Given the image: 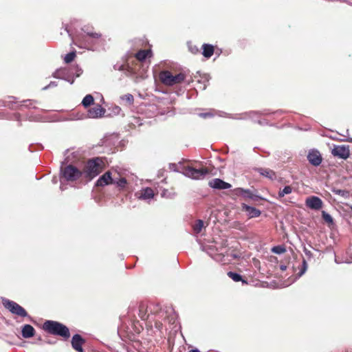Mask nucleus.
<instances>
[{"label":"nucleus","instance_id":"3","mask_svg":"<svg viewBox=\"0 0 352 352\" xmlns=\"http://www.w3.org/2000/svg\"><path fill=\"white\" fill-rule=\"evenodd\" d=\"M103 164V161L100 157L89 160L84 168L85 176L90 179L96 177L102 171Z\"/></svg>","mask_w":352,"mask_h":352},{"label":"nucleus","instance_id":"36","mask_svg":"<svg viewBox=\"0 0 352 352\" xmlns=\"http://www.w3.org/2000/svg\"><path fill=\"white\" fill-rule=\"evenodd\" d=\"M322 217L323 220L327 223L331 224L333 223V219L332 217L325 211H322Z\"/></svg>","mask_w":352,"mask_h":352},{"label":"nucleus","instance_id":"13","mask_svg":"<svg viewBox=\"0 0 352 352\" xmlns=\"http://www.w3.org/2000/svg\"><path fill=\"white\" fill-rule=\"evenodd\" d=\"M69 70L67 67H63L56 69L53 74L52 76L55 78L62 79L69 82L71 85H72L74 82V79L70 80L69 78Z\"/></svg>","mask_w":352,"mask_h":352},{"label":"nucleus","instance_id":"35","mask_svg":"<svg viewBox=\"0 0 352 352\" xmlns=\"http://www.w3.org/2000/svg\"><path fill=\"white\" fill-rule=\"evenodd\" d=\"M285 248L282 245L274 246L272 249V252L277 254H283L284 252H285Z\"/></svg>","mask_w":352,"mask_h":352},{"label":"nucleus","instance_id":"1","mask_svg":"<svg viewBox=\"0 0 352 352\" xmlns=\"http://www.w3.org/2000/svg\"><path fill=\"white\" fill-rule=\"evenodd\" d=\"M43 329L47 333L58 336L65 340L70 337L69 328L65 324L54 320H46L43 325Z\"/></svg>","mask_w":352,"mask_h":352},{"label":"nucleus","instance_id":"23","mask_svg":"<svg viewBox=\"0 0 352 352\" xmlns=\"http://www.w3.org/2000/svg\"><path fill=\"white\" fill-rule=\"evenodd\" d=\"M67 69L69 70L70 80H74V78L79 77L82 74V69L78 65L67 67Z\"/></svg>","mask_w":352,"mask_h":352},{"label":"nucleus","instance_id":"25","mask_svg":"<svg viewBox=\"0 0 352 352\" xmlns=\"http://www.w3.org/2000/svg\"><path fill=\"white\" fill-rule=\"evenodd\" d=\"M151 54V50H141L135 54V58L140 61H144Z\"/></svg>","mask_w":352,"mask_h":352},{"label":"nucleus","instance_id":"42","mask_svg":"<svg viewBox=\"0 0 352 352\" xmlns=\"http://www.w3.org/2000/svg\"><path fill=\"white\" fill-rule=\"evenodd\" d=\"M189 49L190 50V52L193 54H197L199 52V48L197 47V46H190L189 47Z\"/></svg>","mask_w":352,"mask_h":352},{"label":"nucleus","instance_id":"4","mask_svg":"<svg viewBox=\"0 0 352 352\" xmlns=\"http://www.w3.org/2000/svg\"><path fill=\"white\" fill-rule=\"evenodd\" d=\"M152 314H157L159 318H161L164 317V311L162 309H160L158 305H151L150 306H147L144 303L140 305L138 315L142 320H148Z\"/></svg>","mask_w":352,"mask_h":352},{"label":"nucleus","instance_id":"54","mask_svg":"<svg viewBox=\"0 0 352 352\" xmlns=\"http://www.w3.org/2000/svg\"><path fill=\"white\" fill-rule=\"evenodd\" d=\"M124 65H120V66L119 67V70H122V69H124Z\"/></svg>","mask_w":352,"mask_h":352},{"label":"nucleus","instance_id":"57","mask_svg":"<svg viewBox=\"0 0 352 352\" xmlns=\"http://www.w3.org/2000/svg\"><path fill=\"white\" fill-rule=\"evenodd\" d=\"M65 30H66V32H67L69 33V30H67V28H65Z\"/></svg>","mask_w":352,"mask_h":352},{"label":"nucleus","instance_id":"29","mask_svg":"<svg viewBox=\"0 0 352 352\" xmlns=\"http://www.w3.org/2000/svg\"><path fill=\"white\" fill-rule=\"evenodd\" d=\"M331 191L336 194V195H338L342 197H344V198H348L349 197V191L348 190H341V189H337V188H332Z\"/></svg>","mask_w":352,"mask_h":352},{"label":"nucleus","instance_id":"10","mask_svg":"<svg viewBox=\"0 0 352 352\" xmlns=\"http://www.w3.org/2000/svg\"><path fill=\"white\" fill-rule=\"evenodd\" d=\"M232 192L235 195H240L244 198H249L254 201H258L263 199V198L261 196L254 194L253 192L250 189L236 188H234Z\"/></svg>","mask_w":352,"mask_h":352},{"label":"nucleus","instance_id":"55","mask_svg":"<svg viewBox=\"0 0 352 352\" xmlns=\"http://www.w3.org/2000/svg\"><path fill=\"white\" fill-rule=\"evenodd\" d=\"M60 190H64L63 186V185H62V184L60 185Z\"/></svg>","mask_w":352,"mask_h":352},{"label":"nucleus","instance_id":"8","mask_svg":"<svg viewBox=\"0 0 352 352\" xmlns=\"http://www.w3.org/2000/svg\"><path fill=\"white\" fill-rule=\"evenodd\" d=\"M82 173L76 167L68 165L62 170V176L67 181H76L81 177Z\"/></svg>","mask_w":352,"mask_h":352},{"label":"nucleus","instance_id":"22","mask_svg":"<svg viewBox=\"0 0 352 352\" xmlns=\"http://www.w3.org/2000/svg\"><path fill=\"white\" fill-rule=\"evenodd\" d=\"M35 329L30 324H25L21 329V335L24 338H30L34 336Z\"/></svg>","mask_w":352,"mask_h":352},{"label":"nucleus","instance_id":"34","mask_svg":"<svg viewBox=\"0 0 352 352\" xmlns=\"http://www.w3.org/2000/svg\"><path fill=\"white\" fill-rule=\"evenodd\" d=\"M202 79H203V83L201 82V80H198V83L201 85L199 88L202 90H205L208 86L207 82H208V81H209V76L206 74L202 78Z\"/></svg>","mask_w":352,"mask_h":352},{"label":"nucleus","instance_id":"19","mask_svg":"<svg viewBox=\"0 0 352 352\" xmlns=\"http://www.w3.org/2000/svg\"><path fill=\"white\" fill-rule=\"evenodd\" d=\"M85 340L79 334H75L72 339V346L77 352H83L82 347Z\"/></svg>","mask_w":352,"mask_h":352},{"label":"nucleus","instance_id":"58","mask_svg":"<svg viewBox=\"0 0 352 352\" xmlns=\"http://www.w3.org/2000/svg\"><path fill=\"white\" fill-rule=\"evenodd\" d=\"M349 142H352V139H351L350 140H349Z\"/></svg>","mask_w":352,"mask_h":352},{"label":"nucleus","instance_id":"31","mask_svg":"<svg viewBox=\"0 0 352 352\" xmlns=\"http://www.w3.org/2000/svg\"><path fill=\"white\" fill-rule=\"evenodd\" d=\"M22 102L23 104L20 105V107H25L27 108H33L35 109V106L34 104H38V101L36 100H23Z\"/></svg>","mask_w":352,"mask_h":352},{"label":"nucleus","instance_id":"28","mask_svg":"<svg viewBox=\"0 0 352 352\" xmlns=\"http://www.w3.org/2000/svg\"><path fill=\"white\" fill-rule=\"evenodd\" d=\"M228 276L235 282L242 281L243 283H247L245 280H243L241 275L236 272H228Z\"/></svg>","mask_w":352,"mask_h":352},{"label":"nucleus","instance_id":"48","mask_svg":"<svg viewBox=\"0 0 352 352\" xmlns=\"http://www.w3.org/2000/svg\"><path fill=\"white\" fill-rule=\"evenodd\" d=\"M280 269L282 271H285V270H286V269H287V266H286V265H280Z\"/></svg>","mask_w":352,"mask_h":352},{"label":"nucleus","instance_id":"49","mask_svg":"<svg viewBox=\"0 0 352 352\" xmlns=\"http://www.w3.org/2000/svg\"><path fill=\"white\" fill-rule=\"evenodd\" d=\"M168 192L167 190H164L162 192V197H166V192Z\"/></svg>","mask_w":352,"mask_h":352},{"label":"nucleus","instance_id":"44","mask_svg":"<svg viewBox=\"0 0 352 352\" xmlns=\"http://www.w3.org/2000/svg\"><path fill=\"white\" fill-rule=\"evenodd\" d=\"M304 252H305V254L307 256H311V254H311V251L308 250H307V248H304Z\"/></svg>","mask_w":352,"mask_h":352},{"label":"nucleus","instance_id":"38","mask_svg":"<svg viewBox=\"0 0 352 352\" xmlns=\"http://www.w3.org/2000/svg\"><path fill=\"white\" fill-rule=\"evenodd\" d=\"M121 99L126 100L129 104H132L134 101L133 96L131 94H127L122 96Z\"/></svg>","mask_w":352,"mask_h":352},{"label":"nucleus","instance_id":"7","mask_svg":"<svg viewBox=\"0 0 352 352\" xmlns=\"http://www.w3.org/2000/svg\"><path fill=\"white\" fill-rule=\"evenodd\" d=\"M186 76L183 73L177 75H173L169 71H164L160 74L162 82L168 86H173L182 82L185 80Z\"/></svg>","mask_w":352,"mask_h":352},{"label":"nucleus","instance_id":"14","mask_svg":"<svg viewBox=\"0 0 352 352\" xmlns=\"http://www.w3.org/2000/svg\"><path fill=\"white\" fill-rule=\"evenodd\" d=\"M113 184L116 185L120 191L126 188L128 182L125 177L120 175L118 173H113Z\"/></svg>","mask_w":352,"mask_h":352},{"label":"nucleus","instance_id":"20","mask_svg":"<svg viewBox=\"0 0 352 352\" xmlns=\"http://www.w3.org/2000/svg\"><path fill=\"white\" fill-rule=\"evenodd\" d=\"M242 209L246 212L250 218L258 217L261 214L260 210L245 204H242Z\"/></svg>","mask_w":352,"mask_h":352},{"label":"nucleus","instance_id":"40","mask_svg":"<svg viewBox=\"0 0 352 352\" xmlns=\"http://www.w3.org/2000/svg\"><path fill=\"white\" fill-rule=\"evenodd\" d=\"M199 116L201 118H210V117L214 116V114L211 112H207V113H201L199 114Z\"/></svg>","mask_w":352,"mask_h":352},{"label":"nucleus","instance_id":"43","mask_svg":"<svg viewBox=\"0 0 352 352\" xmlns=\"http://www.w3.org/2000/svg\"><path fill=\"white\" fill-rule=\"evenodd\" d=\"M272 113H270L269 111H265L263 114V115H270ZM272 113H274V114H278V115H280L283 113V111L282 110H278V111H276L274 112H273Z\"/></svg>","mask_w":352,"mask_h":352},{"label":"nucleus","instance_id":"56","mask_svg":"<svg viewBox=\"0 0 352 352\" xmlns=\"http://www.w3.org/2000/svg\"><path fill=\"white\" fill-rule=\"evenodd\" d=\"M52 182H53L54 183H56V179H55V178H54V179H53V180H52Z\"/></svg>","mask_w":352,"mask_h":352},{"label":"nucleus","instance_id":"39","mask_svg":"<svg viewBox=\"0 0 352 352\" xmlns=\"http://www.w3.org/2000/svg\"><path fill=\"white\" fill-rule=\"evenodd\" d=\"M58 85L57 82L55 81H51L47 86L44 87L42 89L47 90L51 87H56Z\"/></svg>","mask_w":352,"mask_h":352},{"label":"nucleus","instance_id":"26","mask_svg":"<svg viewBox=\"0 0 352 352\" xmlns=\"http://www.w3.org/2000/svg\"><path fill=\"white\" fill-rule=\"evenodd\" d=\"M201 248L202 251L206 252L211 257L214 256V254L217 250L215 246L212 245H201Z\"/></svg>","mask_w":352,"mask_h":352},{"label":"nucleus","instance_id":"18","mask_svg":"<svg viewBox=\"0 0 352 352\" xmlns=\"http://www.w3.org/2000/svg\"><path fill=\"white\" fill-rule=\"evenodd\" d=\"M208 185L210 188L218 190L228 189L232 187L230 184L226 182L223 180L219 178H215L210 180L208 182Z\"/></svg>","mask_w":352,"mask_h":352},{"label":"nucleus","instance_id":"21","mask_svg":"<svg viewBox=\"0 0 352 352\" xmlns=\"http://www.w3.org/2000/svg\"><path fill=\"white\" fill-rule=\"evenodd\" d=\"M256 170L262 176L270 179V180H275L276 179V173L269 168H257Z\"/></svg>","mask_w":352,"mask_h":352},{"label":"nucleus","instance_id":"53","mask_svg":"<svg viewBox=\"0 0 352 352\" xmlns=\"http://www.w3.org/2000/svg\"><path fill=\"white\" fill-rule=\"evenodd\" d=\"M115 109L117 111V112L120 111V108L119 107H116Z\"/></svg>","mask_w":352,"mask_h":352},{"label":"nucleus","instance_id":"50","mask_svg":"<svg viewBox=\"0 0 352 352\" xmlns=\"http://www.w3.org/2000/svg\"><path fill=\"white\" fill-rule=\"evenodd\" d=\"M169 312H173V310L172 308L169 307V308H167V309L166 310L165 313H169Z\"/></svg>","mask_w":352,"mask_h":352},{"label":"nucleus","instance_id":"33","mask_svg":"<svg viewBox=\"0 0 352 352\" xmlns=\"http://www.w3.org/2000/svg\"><path fill=\"white\" fill-rule=\"evenodd\" d=\"M76 57V52L72 51L68 54H67L64 58V60L66 63H69L73 61L74 58Z\"/></svg>","mask_w":352,"mask_h":352},{"label":"nucleus","instance_id":"5","mask_svg":"<svg viewBox=\"0 0 352 352\" xmlns=\"http://www.w3.org/2000/svg\"><path fill=\"white\" fill-rule=\"evenodd\" d=\"M182 174L192 179H203L209 174V170L207 168H195L187 166L183 168Z\"/></svg>","mask_w":352,"mask_h":352},{"label":"nucleus","instance_id":"52","mask_svg":"<svg viewBox=\"0 0 352 352\" xmlns=\"http://www.w3.org/2000/svg\"><path fill=\"white\" fill-rule=\"evenodd\" d=\"M258 123L259 124H265L266 122H265V120H263V121L258 120Z\"/></svg>","mask_w":352,"mask_h":352},{"label":"nucleus","instance_id":"24","mask_svg":"<svg viewBox=\"0 0 352 352\" xmlns=\"http://www.w3.org/2000/svg\"><path fill=\"white\" fill-rule=\"evenodd\" d=\"M202 54L207 58H210L214 54V47L210 44H204L202 45Z\"/></svg>","mask_w":352,"mask_h":352},{"label":"nucleus","instance_id":"16","mask_svg":"<svg viewBox=\"0 0 352 352\" xmlns=\"http://www.w3.org/2000/svg\"><path fill=\"white\" fill-rule=\"evenodd\" d=\"M106 112L104 108L100 104H96L92 108L89 109L87 112L89 118H102Z\"/></svg>","mask_w":352,"mask_h":352},{"label":"nucleus","instance_id":"47","mask_svg":"<svg viewBox=\"0 0 352 352\" xmlns=\"http://www.w3.org/2000/svg\"><path fill=\"white\" fill-rule=\"evenodd\" d=\"M175 319H176V316L173 315V316H171V318L169 320V322L174 323Z\"/></svg>","mask_w":352,"mask_h":352},{"label":"nucleus","instance_id":"37","mask_svg":"<svg viewBox=\"0 0 352 352\" xmlns=\"http://www.w3.org/2000/svg\"><path fill=\"white\" fill-rule=\"evenodd\" d=\"M307 270V261L305 259H303V261L302 262V267L298 274V276L300 277L301 276H302L305 273Z\"/></svg>","mask_w":352,"mask_h":352},{"label":"nucleus","instance_id":"51","mask_svg":"<svg viewBox=\"0 0 352 352\" xmlns=\"http://www.w3.org/2000/svg\"><path fill=\"white\" fill-rule=\"evenodd\" d=\"M189 352H200L198 349H194L189 351Z\"/></svg>","mask_w":352,"mask_h":352},{"label":"nucleus","instance_id":"27","mask_svg":"<svg viewBox=\"0 0 352 352\" xmlns=\"http://www.w3.org/2000/svg\"><path fill=\"white\" fill-rule=\"evenodd\" d=\"M94 98L91 94H87L82 100V104L84 107L87 108L94 104Z\"/></svg>","mask_w":352,"mask_h":352},{"label":"nucleus","instance_id":"2","mask_svg":"<svg viewBox=\"0 0 352 352\" xmlns=\"http://www.w3.org/2000/svg\"><path fill=\"white\" fill-rule=\"evenodd\" d=\"M85 35L79 36L77 46L81 48L91 49L94 45L98 44L101 36L100 34L84 30Z\"/></svg>","mask_w":352,"mask_h":352},{"label":"nucleus","instance_id":"15","mask_svg":"<svg viewBox=\"0 0 352 352\" xmlns=\"http://www.w3.org/2000/svg\"><path fill=\"white\" fill-rule=\"evenodd\" d=\"M113 174L111 171H107L100 176L96 182V186H105L113 184Z\"/></svg>","mask_w":352,"mask_h":352},{"label":"nucleus","instance_id":"9","mask_svg":"<svg viewBox=\"0 0 352 352\" xmlns=\"http://www.w3.org/2000/svg\"><path fill=\"white\" fill-rule=\"evenodd\" d=\"M331 153L340 159L346 160L350 155L349 146L348 145L335 146L332 149Z\"/></svg>","mask_w":352,"mask_h":352},{"label":"nucleus","instance_id":"46","mask_svg":"<svg viewBox=\"0 0 352 352\" xmlns=\"http://www.w3.org/2000/svg\"><path fill=\"white\" fill-rule=\"evenodd\" d=\"M155 327L158 329H160L162 328V324L161 322H156L155 323Z\"/></svg>","mask_w":352,"mask_h":352},{"label":"nucleus","instance_id":"12","mask_svg":"<svg viewBox=\"0 0 352 352\" xmlns=\"http://www.w3.org/2000/svg\"><path fill=\"white\" fill-rule=\"evenodd\" d=\"M305 204L310 209L318 210L322 208L323 202L318 197L311 196L306 199Z\"/></svg>","mask_w":352,"mask_h":352},{"label":"nucleus","instance_id":"30","mask_svg":"<svg viewBox=\"0 0 352 352\" xmlns=\"http://www.w3.org/2000/svg\"><path fill=\"white\" fill-rule=\"evenodd\" d=\"M292 192V188L290 186H286L283 190H280L278 195V198L283 197L285 195H289Z\"/></svg>","mask_w":352,"mask_h":352},{"label":"nucleus","instance_id":"41","mask_svg":"<svg viewBox=\"0 0 352 352\" xmlns=\"http://www.w3.org/2000/svg\"><path fill=\"white\" fill-rule=\"evenodd\" d=\"M9 98L10 99V100L8 101V104H6L5 106L8 107L10 109H13V107L11 106L10 104L15 103L14 100H16V98L14 96H10L9 97Z\"/></svg>","mask_w":352,"mask_h":352},{"label":"nucleus","instance_id":"6","mask_svg":"<svg viewBox=\"0 0 352 352\" xmlns=\"http://www.w3.org/2000/svg\"><path fill=\"white\" fill-rule=\"evenodd\" d=\"M2 303L4 307L7 309L12 314L18 316L21 318L27 317L30 318V316L28 315L26 310L16 302L6 298H3Z\"/></svg>","mask_w":352,"mask_h":352},{"label":"nucleus","instance_id":"17","mask_svg":"<svg viewBox=\"0 0 352 352\" xmlns=\"http://www.w3.org/2000/svg\"><path fill=\"white\" fill-rule=\"evenodd\" d=\"M138 199L150 201L154 197V192L151 188H143L139 192L135 193Z\"/></svg>","mask_w":352,"mask_h":352},{"label":"nucleus","instance_id":"32","mask_svg":"<svg viewBox=\"0 0 352 352\" xmlns=\"http://www.w3.org/2000/svg\"><path fill=\"white\" fill-rule=\"evenodd\" d=\"M204 227V221L201 219L197 220L193 225V230L196 234L199 233Z\"/></svg>","mask_w":352,"mask_h":352},{"label":"nucleus","instance_id":"11","mask_svg":"<svg viewBox=\"0 0 352 352\" xmlns=\"http://www.w3.org/2000/svg\"><path fill=\"white\" fill-rule=\"evenodd\" d=\"M309 162L314 166H318L322 161L320 153L317 149H311L307 155Z\"/></svg>","mask_w":352,"mask_h":352},{"label":"nucleus","instance_id":"45","mask_svg":"<svg viewBox=\"0 0 352 352\" xmlns=\"http://www.w3.org/2000/svg\"><path fill=\"white\" fill-rule=\"evenodd\" d=\"M14 118L19 123L21 122V115L19 113H15Z\"/></svg>","mask_w":352,"mask_h":352}]
</instances>
